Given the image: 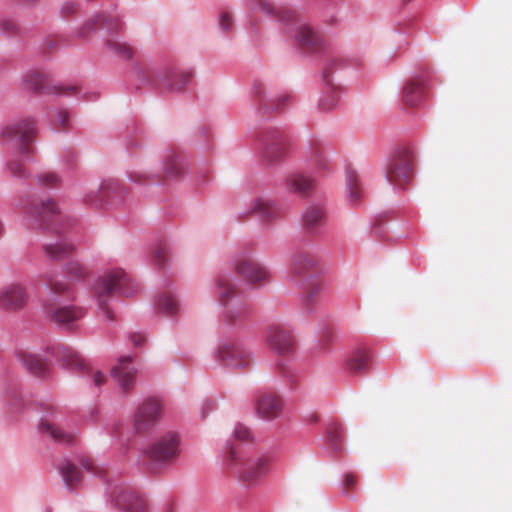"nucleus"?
<instances>
[{
  "instance_id": "0eeeda50",
  "label": "nucleus",
  "mask_w": 512,
  "mask_h": 512,
  "mask_svg": "<svg viewBox=\"0 0 512 512\" xmlns=\"http://www.w3.org/2000/svg\"><path fill=\"white\" fill-rule=\"evenodd\" d=\"M163 412V403L156 398H149L138 405L133 418L136 433L143 434L151 430L159 422Z\"/></svg>"
},
{
  "instance_id": "f3484780",
  "label": "nucleus",
  "mask_w": 512,
  "mask_h": 512,
  "mask_svg": "<svg viewBox=\"0 0 512 512\" xmlns=\"http://www.w3.org/2000/svg\"><path fill=\"white\" fill-rule=\"evenodd\" d=\"M282 408L281 398L272 393L260 396L256 404L257 414L263 419L277 418L281 414Z\"/></svg>"
},
{
  "instance_id": "a878e982",
  "label": "nucleus",
  "mask_w": 512,
  "mask_h": 512,
  "mask_svg": "<svg viewBox=\"0 0 512 512\" xmlns=\"http://www.w3.org/2000/svg\"><path fill=\"white\" fill-rule=\"evenodd\" d=\"M251 213L262 217L266 221H270L277 217L278 210L274 203L270 200L257 198L251 204Z\"/></svg>"
},
{
  "instance_id": "c756f323",
  "label": "nucleus",
  "mask_w": 512,
  "mask_h": 512,
  "mask_svg": "<svg viewBox=\"0 0 512 512\" xmlns=\"http://www.w3.org/2000/svg\"><path fill=\"white\" fill-rule=\"evenodd\" d=\"M297 41L300 46L308 50L316 49L321 43L319 35L307 26L299 27Z\"/></svg>"
},
{
  "instance_id": "412c9836",
  "label": "nucleus",
  "mask_w": 512,
  "mask_h": 512,
  "mask_svg": "<svg viewBox=\"0 0 512 512\" xmlns=\"http://www.w3.org/2000/svg\"><path fill=\"white\" fill-rule=\"evenodd\" d=\"M318 259L307 252L296 253L291 260V272L295 276H300L311 271L317 264Z\"/></svg>"
},
{
  "instance_id": "6e6552de",
  "label": "nucleus",
  "mask_w": 512,
  "mask_h": 512,
  "mask_svg": "<svg viewBox=\"0 0 512 512\" xmlns=\"http://www.w3.org/2000/svg\"><path fill=\"white\" fill-rule=\"evenodd\" d=\"M24 82L28 89L38 93L71 96L79 91V87L76 85L52 84L50 76L38 70L29 71L24 77Z\"/></svg>"
},
{
  "instance_id": "79ce46f5",
  "label": "nucleus",
  "mask_w": 512,
  "mask_h": 512,
  "mask_svg": "<svg viewBox=\"0 0 512 512\" xmlns=\"http://www.w3.org/2000/svg\"><path fill=\"white\" fill-rule=\"evenodd\" d=\"M60 182L57 174L47 172L39 176V183L46 187H55Z\"/></svg>"
},
{
  "instance_id": "c85d7f7f",
  "label": "nucleus",
  "mask_w": 512,
  "mask_h": 512,
  "mask_svg": "<svg viewBox=\"0 0 512 512\" xmlns=\"http://www.w3.org/2000/svg\"><path fill=\"white\" fill-rule=\"evenodd\" d=\"M287 183L292 192L302 196H307L314 187L313 180L301 174L292 175Z\"/></svg>"
},
{
  "instance_id": "58836bf2",
  "label": "nucleus",
  "mask_w": 512,
  "mask_h": 512,
  "mask_svg": "<svg viewBox=\"0 0 512 512\" xmlns=\"http://www.w3.org/2000/svg\"><path fill=\"white\" fill-rule=\"evenodd\" d=\"M67 273L74 279H83L87 276V269L79 262H70L67 266Z\"/></svg>"
},
{
  "instance_id": "ea45409f",
  "label": "nucleus",
  "mask_w": 512,
  "mask_h": 512,
  "mask_svg": "<svg viewBox=\"0 0 512 512\" xmlns=\"http://www.w3.org/2000/svg\"><path fill=\"white\" fill-rule=\"evenodd\" d=\"M169 257L168 247L164 244L158 245L154 250V261L158 266H162Z\"/></svg>"
},
{
  "instance_id": "8fccbe9b",
  "label": "nucleus",
  "mask_w": 512,
  "mask_h": 512,
  "mask_svg": "<svg viewBox=\"0 0 512 512\" xmlns=\"http://www.w3.org/2000/svg\"><path fill=\"white\" fill-rule=\"evenodd\" d=\"M130 340L135 347H139L145 343L146 338L141 333H133L130 336Z\"/></svg>"
},
{
  "instance_id": "72a5a7b5",
  "label": "nucleus",
  "mask_w": 512,
  "mask_h": 512,
  "mask_svg": "<svg viewBox=\"0 0 512 512\" xmlns=\"http://www.w3.org/2000/svg\"><path fill=\"white\" fill-rule=\"evenodd\" d=\"M185 170V164L179 155H172L166 162L165 171L169 177H177Z\"/></svg>"
},
{
  "instance_id": "393cba45",
  "label": "nucleus",
  "mask_w": 512,
  "mask_h": 512,
  "mask_svg": "<svg viewBox=\"0 0 512 512\" xmlns=\"http://www.w3.org/2000/svg\"><path fill=\"white\" fill-rule=\"evenodd\" d=\"M57 355L62 360L63 364L71 369H85L86 364L84 359L75 352L72 348L60 346L57 348Z\"/></svg>"
},
{
  "instance_id": "5701e85b",
  "label": "nucleus",
  "mask_w": 512,
  "mask_h": 512,
  "mask_svg": "<svg viewBox=\"0 0 512 512\" xmlns=\"http://www.w3.org/2000/svg\"><path fill=\"white\" fill-rule=\"evenodd\" d=\"M18 359L21 364L32 374L34 375H42L47 368L46 362L42 360L37 355L28 352V351H20L18 352Z\"/></svg>"
},
{
  "instance_id": "4468645a",
  "label": "nucleus",
  "mask_w": 512,
  "mask_h": 512,
  "mask_svg": "<svg viewBox=\"0 0 512 512\" xmlns=\"http://www.w3.org/2000/svg\"><path fill=\"white\" fill-rule=\"evenodd\" d=\"M24 212L39 226L46 224L52 216L58 214V207L52 200L28 203Z\"/></svg>"
},
{
  "instance_id": "1a4fd4ad",
  "label": "nucleus",
  "mask_w": 512,
  "mask_h": 512,
  "mask_svg": "<svg viewBox=\"0 0 512 512\" xmlns=\"http://www.w3.org/2000/svg\"><path fill=\"white\" fill-rule=\"evenodd\" d=\"M216 358L226 366L244 369L251 365V352L240 342H224L217 351Z\"/></svg>"
},
{
  "instance_id": "4be33fe9",
  "label": "nucleus",
  "mask_w": 512,
  "mask_h": 512,
  "mask_svg": "<svg viewBox=\"0 0 512 512\" xmlns=\"http://www.w3.org/2000/svg\"><path fill=\"white\" fill-rule=\"evenodd\" d=\"M40 432L50 436L54 441L60 443H71L74 436L63 431L61 428L48 418H43L39 425Z\"/></svg>"
},
{
  "instance_id": "dca6fc26",
  "label": "nucleus",
  "mask_w": 512,
  "mask_h": 512,
  "mask_svg": "<svg viewBox=\"0 0 512 512\" xmlns=\"http://www.w3.org/2000/svg\"><path fill=\"white\" fill-rule=\"evenodd\" d=\"M236 270L250 283L265 281L269 276L267 269L250 257L240 259Z\"/></svg>"
},
{
  "instance_id": "4d7b16f0",
  "label": "nucleus",
  "mask_w": 512,
  "mask_h": 512,
  "mask_svg": "<svg viewBox=\"0 0 512 512\" xmlns=\"http://www.w3.org/2000/svg\"><path fill=\"white\" fill-rule=\"evenodd\" d=\"M3 233H4V227H3L2 221L0 220V238L2 237Z\"/></svg>"
},
{
  "instance_id": "864d4df0",
  "label": "nucleus",
  "mask_w": 512,
  "mask_h": 512,
  "mask_svg": "<svg viewBox=\"0 0 512 512\" xmlns=\"http://www.w3.org/2000/svg\"><path fill=\"white\" fill-rule=\"evenodd\" d=\"M105 376L100 372L96 371L93 374V383L95 386L99 387L105 382Z\"/></svg>"
},
{
  "instance_id": "9b49d317",
  "label": "nucleus",
  "mask_w": 512,
  "mask_h": 512,
  "mask_svg": "<svg viewBox=\"0 0 512 512\" xmlns=\"http://www.w3.org/2000/svg\"><path fill=\"white\" fill-rule=\"evenodd\" d=\"M267 342L271 349L278 354H290L295 349V339L292 333L280 325H272L267 331Z\"/></svg>"
},
{
  "instance_id": "7c9ffc66",
  "label": "nucleus",
  "mask_w": 512,
  "mask_h": 512,
  "mask_svg": "<svg viewBox=\"0 0 512 512\" xmlns=\"http://www.w3.org/2000/svg\"><path fill=\"white\" fill-rule=\"evenodd\" d=\"M285 149L281 141L273 139L271 142H265L262 152V158L267 163H272L284 155Z\"/></svg>"
},
{
  "instance_id": "e433bc0d",
  "label": "nucleus",
  "mask_w": 512,
  "mask_h": 512,
  "mask_svg": "<svg viewBox=\"0 0 512 512\" xmlns=\"http://www.w3.org/2000/svg\"><path fill=\"white\" fill-rule=\"evenodd\" d=\"M157 305L160 311L173 315L178 311L177 301L170 295H162L158 298Z\"/></svg>"
},
{
  "instance_id": "5fc2aeb1",
  "label": "nucleus",
  "mask_w": 512,
  "mask_h": 512,
  "mask_svg": "<svg viewBox=\"0 0 512 512\" xmlns=\"http://www.w3.org/2000/svg\"><path fill=\"white\" fill-rule=\"evenodd\" d=\"M289 100L288 96H281L277 100V103H275V109H281L284 106V103H286Z\"/></svg>"
},
{
  "instance_id": "39448f33",
  "label": "nucleus",
  "mask_w": 512,
  "mask_h": 512,
  "mask_svg": "<svg viewBox=\"0 0 512 512\" xmlns=\"http://www.w3.org/2000/svg\"><path fill=\"white\" fill-rule=\"evenodd\" d=\"M217 295L222 305L226 306L225 320L234 325L241 322L247 312L248 306L241 300H238V290L228 275H221L216 281Z\"/></svg>"
},
{
  "instance_id": "a211bd4d",
  "label": "nucleus",
  "mask_w": 512,
  "mask_h": 512,
  "mask_svg": "<svg viewBox=\"0 0 512 512\" xmlns=\"http://www.w3.org/2000/svg\"><path fill=\"white\" fill-rule=\"evenodd\" d=\"M162 85L170 91H182L186 84L193 78L192 71L176 72L172 69L166 70L158 76Z\"/></svg>"
},
{
  "instance_id": "f8f14e48",
  "label": "nucleus",
  "mask_w": 512,
  "mask_h": 512,
  "mask_svg": "<svg viewBox=\"0 0 512 512\" xmlns=\"http://www.w3.org/2000/svg\"><path fill=\"white\" fill-rule=\"evenodd\" d=\"M48 317L61 326L71 327L72 324L85 315V309L74 305H55L47 306Z\"/></svg>"
},
{
  "instance_id": "09e8293b",
  "label": "nucleus",
  "mask_w": 512,
  "mask_h": 512,
  "mask_svg": "<svg viewBox=\"0 0 512 512\" xmlns=\"http://www.w3.org/2000/svg\"><path fill=\"white\" fill-rule=\"evenodd\" d=\"M81 464L86 470L91 471L94 474H100L102 472V470L99 467H96L90 459L82 460Z\"/></svg>"
},
{
  "instance_id": "f704fd0d",
  "label": "nucleus",
  "mask_w": 512,
  "mask_h": 512,
  "mask_svg": "<svg viewBox=\"0 0 512 512\" xmlns=\"http://www.w3.org/2000/svg\"><path fill=\"white\" fill-rule=\"evenodd\" d=\"M107 46L111 51L123 59L128 60L133 56V48L126 43L117 40H109L107 42Z\"/></svg>"
},
{
  "instance_id": "9d476101",
  "label": "nucleus",
  "mask_w": 512,
  "mask_h": 512,
  "mask_svg": "<svg viewBox=\"0 0 512 512\" xmlns=\"http://www.w3.org/2000/svg\"><path fill=\"white\" fill-rule=\"evenodd\" d=\"M111 497L115 507L123 512H144L147 507L146 500L130 487H114Z\"/></svg>"
},
{
  "instance_id": "4c0bfd02",
  "label": "nucleus",
  "mask_w": 512,
  "mask_h": 512,
  "mask_svg": "<svg viewBox=\"0 0 512 512\" xmlns=\"http://www.w3.org/2000/svg\"><path fill=\"white\" fill-rule=\"evenodd\" d=\"M322 292V286L318 283L312 284L304 296V304L307 309H312L313 305L317 303Z\"/></svg>"
},
{
  "instance_id": "3c124183",
  "label": "nucleus",
  "mask_w": 512,
  "mask_h": 512,
  "mask_svg": "<svg viewBox=\"0 0 512 512\" xmlns=\"http://www.w3.org/2000/svg\"><path fill=\"white\" fill-rule=\"evenodd\" d=\"M357 483V478L355 475L349 473L345 475L344 485L347 489H353Z\"/></svg>"
},
{
  "instance_id": "603ef678",
  "label": "nucleus",
  "mask_w": 512,
  "mask_h": 512,
  "mask_svg": "<svg viewBox=\"0 0 512 512\" xmlns=\"http://www.w3.org/2000/svg\"><path fill=\"white\" fill-rule=\"evenodd\" d=\"M129 177L133 182H136V183H143L148 178V176L142 172H131Z\"/></svg>"
},
{
  "instance_id": "473e14b6",
  "label": "nucleus",
  "mask_w": 512,
  "mask_h": 512,
  "mask_svg": "<svg viewBox=\"0 0 512 512\" xmlns=\"http://www.w3.org/2000/svg\"><path fill=\"white\" fill-rule=\"evenodd\" d=\"M347 188L350 202H358L361 199L362 190L355 171L351 170L347 172Z\"/></svg>"
},
{
  "instance_id": "c03bdc74",
  "label": "nucleus",
  "mask_w": 512,
  "mask_h": 512,
  "mask_svg": "<svg viewBox=\"0 0 512 512\" xmlns=\"http://www.w3.org/2000/svg\"><path fill=\"white\" fill-rule=\"evenodd\" d=\"M234 437L239 441H249L251 433L247 427L238 424L234 429Z\"/></svg>"
},
{
  "instance_id": "ddd939ff",
  "label": "nucleus",
  "mask_w": 512,
  "mask_h": 512,
  "mask_svg": "<svg viewBox=\"0 0 512 512\" xmlns=\"http://www.w3.org/2000/svg\"><path fill=\"white\" fill-rule=\"evenodd\" d=\"M27 296L19 284H9L0 290V308L6 311H16L24 307Z\"/></svg>"
},
{
  "instance_id": "cd10ccee",
  "label": "nucleus",
  "mask_w": 512,
  "mask_h": 512,
  "mask_svg": "<svg viewBox=\"0 0 512 512\" xmlns=\"http://www.w3.org/2000/svg\"><path fill=\"white\" fill-rule=\"evenodd\" d=\"M371 355L367 350H357L347 360V366L353 373H361L368 370Z\"/></svg>"
},
{
  "instance_id": "7ed1b4c3",
  "label": "nucleus",
  "mask_w": 512,
  "mask_h": 512,
  "mask_svg": "<svg viewBox=\"0 0 512 512\" xmlns=\"http://www.w3.org/2000/svg\"><path fill=\"white\" fill-rule=\"evenodd\" d=\"M227 461L236 479L247 488L256 486L268 472L270 465V460L264 456L252 459L238 458L233 448L229 450Z\"/></svg>"
},
{
  "instance_id": "c9c22d12",
  "label": "nucleus",
  "mask_w": 512,
  "mask_h": 512,
  "mask_svg": "<svg viewBox=\"0 0 512 512\" xmlns=\"http://www.w3.org/2000/svg\"><path fill=\"white\" fill-rule=\"evenodd\" d=\"M339 101V94L334 88H329L319 101V108L323 111H330L336 107Z\"/></svg>"
},
{
  "instance_id": "de8ad7c7",
  "label": "nucleus",
  "mask_w": 512,
  "mask_h": 512,
  "mask_svg": "<svg viewBox=\"0 0 512 512\" xmlns=\"http://www.w3.org/2000/svg\"><path fill=\"white\" fill-rule=\"evenodd\" d=\"M329 439L331 441V444L334 446L335 449H339L342 439H341V432L340 429L334 428L329 432Z\"/></svg>"
},
{
  "instance_id": "bb28decb",
  "label": "nucleus",
  "mask_w": 512,
  "mask_h": 512,
  "mask_svg": "<svg viewBox=\"0 0 512 512\" xmlns=\"http://www.w3.org/2000/svg\"><path fill=\"white\" fill-rule=\"evenodd\" d=\"M43 250L48 258L58 260L69 255L74 250V245L61 239L55 243L45 244Z\"/></svg>"
},
{
  "instance_id": "37998d69",
  "label": "nucleus",
  "mask_w": 512,
  "mask_h": 512,
  "mask_svg": "<svg viewBox=\"0 0 512 512\" xmlns=\"http://www.w3.org/2000/svg\"><path fill=\"white\" fill-rule=\"evenodd\" d=\"M9 171L15 177H25L26 169L23 164L18 160H13L8 164Z\"/></svg>"
},
{
  "instance_id": "a18cd8bd",
  "label": "nucleus",
  "mask_w": 512,
  "mask_h": 512,
  "mask_svg": "<svg viewBox=\"0 0 512 512\" xmlns=\"http://www.w3.org/2000/svg\"><path fill=\"white\" fill-rule=\"evenodd\" d=\"M219 24L221 29L229 31L233 25L232 16L228 11H223L220 14Z\"/></svg>"
},
{
  "instance_id": "a19ab883",
  "label": "nucleus",
  "mask_w": 512,
  "mask_h": 512,
  "mask_svg": "<svg viewBox=\"0 0 512 512\" xmlns=\"http://www.w3.org/2000/svg\"><path fill=\"white\" fill-rule=\"evenodd\" d=\"M46 284L50 291L56 295L64 294L68 290L67 284L53 278L47 279Z\"/></svg>"
},
{
  "instance_id": "2f4dec72",
  "label": "nucleus",
  "mask_w": 512,
  "mask_h": 512,
  "mask_svg": "<svg viewBox=\"0 0 512 512\" xmlns=\"http://www.w3.org/2000/svg\"><path fill=\"white\" fill-rule=\"evenodd\" d=\"M60 472L68 488H74L80 481L81 475L78 469L68 460H64L60 465Z\"/></svg>"
},
{
  "instance_id": "20e7f679",
  "label": "nucleus",
  "mask_w": 512,
  "mask_h": 512,
  "mask_svg": "<svg viewBox=\"0 0 512 512\" xmlns=\"http://www.w3.org/2000/svg\"><path fill=\"white\" fill-rule=\"evenodd\" d=\"M36 136V124L32 118H24L15 121L0 129L1 140L12 145L26 158L34 153L32 143Z\"/></svg>"
},
{
  "instance_id": "6e6d98bb",
  "label": "nucleus",
  "mask_w": 512,
  "mask_h": 512,
  "mask_svg": "<svg viewBox=\"0 0 512 512\" xmlns=\"http://www.w3.org/2000/svg\"><path fill=\"white\" fill-rule=\"evenodd\" d=\"M331 65L332 63L323 72V78L327 85H330L329 75L331 72Z\"/></svg>"
},
{
  "instance_id": "49530a36",
  "label": "nucleus",
  "mask_w": 512,
  "mask_h": 512,
  "mask_svg": "<svg viewBox=\"0 0 512 512\" xmlns=\"http://www.w3.org/2000/svg\"><path fill=\"white\" fill-rule=\"evenodd\" d=\"M56 122L60 129H67L69 126V114L65 110H59L56 114Z\"/></svg>"
},
{
  "instance_id": "aec40b11",
  "label": "nucleus",
  "mask_w": 512,
  "mask_h": 512,
  "mask_svg": "<svg viewBox=\"0 0 512 512\" xmlns=\"http://www.w3.org/2000/svg\"><path fill=\"white\" fill-rule=\"evenodd\" d=\"M425 95L424 83L420 79L409 80L403 88V101L407 106L420 103Z\"/></svg>"
},
{
  "instance_id": "f257e3e1",
  "label": "nucleus",
  "mask_w": 512,
  "mask_h": 512,
  "mask_svg": "<svg viewBox=\"0 0 512 512\" xmlns=\"http://www.w3.org/2000/svg\"><path fill=\"white\" fill-rule=\"evenodd\" d=\"M116 292L129 296L134 292L133 284L127 274L121 269H115L105 273L97 281L94 287L98 306L108 320H113L112 310L108 306V300Z\"/></svg>"
},
{
  "instance_id": "6ab92c4d",
  "label": "nucleus",
  "mask_w": 512,
  "mask_h": 512,
  "mask_svg": "<svg viewBox=\"0 0 512 512\" xmlns=\"http://www.w3.org/2000/svg\"><path fill=\"white\" fill-rule=\"evenodd\" d=\"M326 222L325 211L321 206L313 205L308 207L302 215V224L309 233H315Z\"/></svg>"
},
{
  "instance_id": "423d86ee",
  "label": "nucleus",
  "mask_w": 512,
  "mask_h": 512,
  "mask_svg": "<svg viewBox=\"0 0 512 512\" xmlns=\"http://www.w3.org/2000/svg\"><path fill=\"white\" fill-rule=\"evenodd\" d=\"M386 177L395 186L403 187L413 178V155L409 149H401L391 159Z\"/></svg>"
},
{
  "instance_id": "b1692460",
  "label": "nucleus",
  "mask_w": 512,
  "mask_h": 512,
  "mask_svg": "<svg viewBox=\"0 0 512 512\" xmlns=\"http://www.w3.org/2000/svg\"><path fill=\"white\" fill-rule=\"evenodd\" d=\"M123 26V22L118 16L109 15L107 13L97 14L90 22L86 23L85 27L88 31L95 27H102L109 30H119Z\"/></svg>"
},
{
  "instance_id": "f03ea898",
  "label": "nucleus",
  "mask_w": 512,
  "mask_h": 512,
  "mask_svg": "<svg viewBox=\"0 0 512 512\" xmlns=\"http://www.w3.org/2000/svg\"><path fill=\"white\" fill-rule=\"evenodd\" d=\"M149 460L148 469L156 474L170 467L181 454L180 438L175 432L158 437L145 451Z\"/></svg>"
},
{
  "instance_id": "2eb2a0df",
  "label": "nucleus",
  "mask_w": 512,
  "mask_h": 512,
  "mask_svg": "<svg viewBox=\"0 0 512 512\" xmlns=\"http://www.w3.org/2000/svg\"><path fill=\"white\" fill-rule=\"evenodd\" d=\"M137 370L132 366V358L123 356L111 370L112 377L117 380L122 391L126 392L133 386Z\"/></svg>"
}]
</instances>
